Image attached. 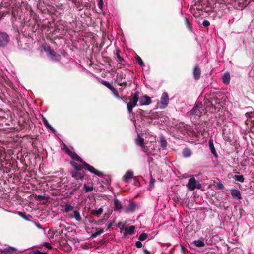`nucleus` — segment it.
Wrapping results in <instances>:
<instances>
[{
	"label": "nucleus",
	"instance_id": "obj_1",
	"mask_svg": "<svg viewBox=\"0 0 254 254\" xmlns=\"http://www.w3.org/2000/svg\"><path fill=\"white\" fill-rule=\"evenodd\" d=\"M82 164H79L74 161H71L70 164L73 168V171H83V169L87 170L90 172L93 173L98 177H102L104 174L103 173L96 169L93 166L86 163L83 160Z\"/></svg>",
	"mask_w": 254,
	"mask_h": 254
},
{
	"label": "nucleus",
	"instance_id": "obj_2",
	"mask_svg": "<svg viewBox=\"0 0 254 254\" xmlns=\"http://www.w3.org/2000/svg\"><path fill=\"white\" fill-rule=\"evenodd\" d=\"M130 71L126 69L125 72H121L117 75L116 81L119 86H124V87L130 86L132 83L131 78L130 77Z\"/></svg>",
	"mask_w": 254,
	"mask_h": 254
},
{
	"label": "nucleus",
	"instance_id": "obj_3",
	"mask_svg": "<svg viewBox=\"0 0 254 254\" xmlns=\"http://www.w3.org/2000/svg\"><path fill=\"white\" fill-rule=\"evenodd\" d=\"M206 112L201 103H197L190 112V116L191 119H199L202 114Z\"/></svg>",
	"mask_w": 254,
	"mask_h": 254
},
{
	"label": "nucleus",
	"instance_id": "obj_4",
	"mask_svg": "<svg viewBox=\"0 0 254 254\" xmlns=\"http://www.w3.org/2000/svg\"><path fill=\"white\" fill-rule=\"evenodd\" d=\"M139 99V91H136L133 95L132 99H131L130 102L127 103V107L129 113H132L133 108L137 105Z\"/></svg>",
	"mask_w": 254,
	"mask_h": 254
},
{
	"label": "nucleus",
	"instance_id": "obj_5",
	"mask_svg": "<svg viewBox=\"0 0 254 254\" xmlns=\"http://www.w3.org/2000/svg\"><path fill=\"white\" fill-rule=\"evenodd\" d=\"M187 187L190 190H193L195 189H201L202 185L194 177H192L189 179Z\"/></svg>",
	"mask_w": 254,
	"mask_h": 254
},
{
	"label": "nucleus",
	"instance_id": "obj_6",
	"mask_svg": "<svg viewBox=\"0 0 254 254\" xmlns=\"http://www.w3.org/2000/svg\"><path fill=\"white\" fill-rule=\"evenodd\" d=\"M9 41L10 37L6 32H0V47L4 48L6 47Z\"/></svg>",
	"mask_w": 254,
	"mask_h": 254
},
{
	"label": "nucleus",
	"instance_id": "obj_7",
	"mask_svg": "<svg viewBox=\"0 0 254 254\" xmlns=\"http://www.w3.org/2000/svg\"><path fill=\"white\" fill-rule=\"evenodd\" d=\"M69 173L72 178L76 180H80L81 181H82L84 179L85 174L84 171H69Z\"/></svg>",
	"mask_w": 254,
	"mask_h": 254
},
{
	"label": "nucleus",
	"instance_id": "obj_8",
	"mask_svg": "<svg viewBox=\"0 0 254 254\" xmlns=\"http://www.w3.org/2000/svg\"><path fill=\"white\" fill-rule=\"evenodd\" d=\"M169 102V96L168 93L163 92L162 94L160 100V107L165 108L168 105Z\"/></svg>",
	"mask_w": 254,
	"mask_h": 254
},
{
	"label": "nucleus",
	"instance_id": "obj_9",
	"mask_svg": "<svg viewBox=\"0 0 254 254\" xmlns=\"http://www.w3.org/2000/svg\"><path fill=\"white\" fill-rule=\"evenodd\" d=\"M48 54L50 56V58L52 60L58 62L61 59L60 55L57 54L53 49H49L47 50Z\"/></svg>",
	"mask_w": 254,
	"mask_h": 254
},
{
	"label": "nucleus",
	"instance_id": "obj_10",
	"mask_svg": "<svg viewBox=\"0 0 254 254\" xmlns=\"http://www.w3.org/2000/svg\"><path fill=\"white\" fill-rule=\"evenodd\" d=\"M139 102L140 105H148L151 103L152 100L150 97L143 95L139 97Z\"/></svg>",
	"mask_w": 254,
	"mask_h": 254
},
{
	"label": "nucleus",
	"instance_id": "obj_11",
	"mask_svg": "<svg viewBox=\"0 0 254 254\" xmlns=\"http://www.w3.org/2000/svg\"><path fill=\"white\" fill-rule=\"evenodd\" d=\"M138 208V206L133 201H130L127 207L125 209L126 213H131L134 212L136 209Z\"/></svg>",
	"mask_w": 254,
	"mask_h": 254
},
{
	"label": "nucleus",
	"instance_id": "obj_12",
	"mask_svg": "<svg viewBox=\"0 0 254 254\" xmlns=\"http://www.w3.org/2000/svg\"><path fill=\"white\" fill-rule=\"evenodd\" d=\"M192 73L193 77L195 80L197 81L200 79L201 71L198 65H196L194 66Z\"/></svg>",
	"mask_w": 254,
	"mask_h": 254
},
{
	"label": "nucleus",
	"instance_id": "obj_13",
	"mask_svg": "<svg viewBox=\"0 0 254 254\" xmlns=\"http://www.w3.org/2000/svg\"><path fill=\"white\" fill-rule=\"evenodd\" d=\"M134 172L132 171H127L123 177V180L125 182H128V180L133 178Z\"/></svg>",
	"mask_w": 254,
	"mask_h": 254
},
{
	"label": "nucleus",
	"instance_id": "obj_14",
	"mask_svg": "<svg viewBox=\"0 0 254 254\" xmlns=\"http://www.w3.org/2000/svg\"><path fill=\"white\" fill-rule=\"evenodd\" d=\"M231 194L233 198H237L239 200L242 199L240 191L237 189H231Z\"/></svg>",
	"mask_w": 254,
	"mask_h": 254
},
{
	"label": "nucleus",
	"instance_id": "obj_15",
	"mask_svg": "<svg viewBox=\"0 0 254 254\" xmlns=\"http://www.w3.org/2000/svg\"><path fill=\"white\" fill-rule=\"evenodd\" d=\"M114 53L115 55V58L118 62V63L123 62L124 61V59L120 55L121 52L118 48L115 50V51L114 52Z\"/></svg>",
	"mask_w": 254,
	"mask_h": 254
},
{
	"label": "nucleus",
	"instance_id": "obj_16",
	"mask_svg": "<svg viewBox=\"0 0 254 254\" xmlns=\"http://www.w3.org/2000/svg\"><path fill=\"white\" fill-rule=\"evenodd\" d=\"M135 226L133 225L130 226L129 228L126 227L125 228V232L124 235L126 236L127 234L132 235L134 233Z\"/></svg>",
	"mask_w": 254,
	"mask_h": 254
},
{
	"label": "nucleus",
	"instance_id": "obj_17",
	"mask_svg": "<svg viewBox=\"0 0 254 254\" xmlns=\"http://www.w3.org/2000/svg\"><path fill=\"white\" fill-rule=\"evenodd\" d=\"M70 217L75 218V220L77 221H80L82 220L81 217L79 213L78 210H74L73 211V214L70 215Z\"/></svg>",
	"mask_w": 254,
	"mask_h": 254
},
{
	"label": "nucleus",
	"instance_id": "obj_18",
	"mask_svg": "<svg viewBox=\"0 0 254 254\" xmlns=\"http://www.w3.org/2000/svg\"><path fill=\"white\" fill-rule=\"evenodd\" d=\"M208 143L211 152L214 155L215 157H217L218 154L217 153L215 149L214 145L213 144V140L212 139H210Z\"/></svg>",
	"mask_w": 254,
	"mask_h": 254
},
{
	"label": "nucleus",
	"instance_id": "obj_19",
	"mask_svg": "<svg viewBox=\"0 0 254 254\" xmlns=\"http://www.w3.org/2000/svg\"><path fill=\"white\" fill-rule=\"evenodd\" d=\"M223 83L226 85H228L230 81V75L229 72H225L222 76Z\"/></svg>",
	"mask_w": 254,
	"mask_h": 254
},
{
	"label": "nucleus",
	"instance_id": "obj_20",
	"mask_svg": "<svg viewBox=\"0 0 254 254\" xmlns=\"http://www.w3.org/2000/svg\"><path fill=\"white\" fill-rule=\"evenodd\" d=\"M114 210L120 211L122 208V205L121 202L117 199H115L114 200Z\"/></svg>",
	"mask_w": 254,
	"mask_h": 254
},
{
	"label": "nucleus",
	"instance_id": "obj_21",
	"mask_svg": "<svg viewBox=\"0 0 254 254\" xmlns=\"http://www.w3.org/2000/svg\"><path fill=\"white\" fill-rule=\"evenodd\" d=\"M70 157L73 160L79 162H82L83 159L79 156L75 152H73L70 155Z\"/></svg>",
	"mask_w": 254,
	"mask_h": 254
},
{
	"label": "nucleus",
	"instance_id": "obj_22",
	"mask_svg": "<svg viewBox=\"0 0 254 254\" xmlns=\"http://www.w3.org/2000/svg\"><path fill=\"white\" fill-rule=\"evenodd\" d=\"M70 157L73 160L79 162H82L83 159L79 156L75 152H73L70 155Z\"/></svg>",
	"mask_w": 254,
	"mask_h": 254
},
{
	"label": "nucleus",
	"instance_id": "obj_23",
	"mask_svg": "<svg viewBox=\"0 0 254 254\" xmlns=\"http://www.w3.org/2000/svg\"><path fill=\"white\" fill-rule=\"evenodd\" d=\"M14 249L9 247L2 250L1 253L2 254H13L14 253Z\"/></svg>",
	"mask_w": 254,
	"mask_h": 254
},
{
	"label": "nucleus",
	"instance_id": "obj_24",
	"mask_svg": "<svg viewBox=\"0 0 254 254\" xmlns=\"http://www.w3.org/2000/svg\"><path fill=\"white\" fill-rule=\"evenodd\" d=\"M192 154L191 150L188 148H185L183 151V155L185 157H189Z\"/></svg>",
	"mask_w": 254,
	"mask_h": 254
},
{
	"label": "nucleus",
	"instance_id": "obj_25",
	"mask_svg": "<svg viewBox=\"0 0 254 254\" xmlns=\"http://www.w3.org/2000/svg\"><path fill=\"white\" fill-rule=\"evenodd\" d=\"M94 189L93 185L89 186L88 184L85 183L83 186V190L85 192H89L92 191Z\"/></svg>",
	"mask_w": 254,
	"mask_h": 254
},
{
	"label": "nucleus",
	"instance_id": "obj_26",
	"mask_svg": "<svg viewBox=\"0 0 254 254\" xmlns=\"http://www.w3.org/2000/svg\"><path fill=\"white\" fill-rule=\"evenodd\" d=\"M211 106L212 108L215 109L216 106L215 105L219 103V99L218 98H211V100L210 101Z\"/></svg>",
	"mask_w": 254,
	"mask_h": 254
},
{
	"label": "nucleus",
	"instance_id": "obj_27",
	"mask_svg": "<svg viewBox=\"0 0 254 254\" xmlns=\"http://www.w3.org/2000/svg\"><path fill=\"white\" fill-rule=\"evenodd\" d=\"M43 121L45 126L47 127L48 129H50L53 132H55L54 129L52 127L51 125L49 123L48 120L45 118H43Z\"/></svg>",
	"mask_w": 254,
	"mask_h": 254
},
{
	"label": "nucleus",
	"instance_id": "obj_28",
	"mask_svg": "<svg viewBox=\"0 0 254 254\" xmlns=\"http://www.w3.org/2000/svg\"><path fill=\"white\" fill-rule=\"evenodd\" d=\"M103 212V209L102 208H99L98 210H92L91 214L92 215L98 216L101 214Z\"/></svg>",
	"mask_w": 254,
	"mask_h": 254
},
{
	"label": "nucleus",
	"instance_id": "obj_29",
	"mask_svg": "<svg viewBox=\"0 0 254 254\" xmlns=\"http://www.w3.org/2000/svg\"><path fill=\"white\" fill-rule=\"evenodd\" d=\"M103 229L102 228H97L96 231L92 234L91 237L93 238L96 237L98 235H100L103 233Z\"/></svg>",
	"mask_w": 254,
	"mask_h": 254
},
{
	"label": "nucleus",
	"instance_id": "obj_30",
	"mask_svg": "<svg viewBox=\"0 0 254 254\" xmlns=\"http://www.w3.org/2000/svg\"><path fill=\"white\" fill-rule=\"evenodd\" d=\"M193 244L198 248H202L205 246V244L203 241L200 240H195L193 242Z\"/></svg>",
	"mask_w": 254,
	"mask_h": 254
},
{
	"label": "nucleus",
	"instance_id": "obj_31",
	"mask_svg": "<svg viewBox=\"0 0 254 254\" xmlns=\"http://www.w3.org/2000/svg\"><path fill=\"white\" fill-rule=\"evenodd\" d=\"M136 141L137 142V144L138 145H139L141 147H144V139L142 137H141L139 135H137Z\"/></svg>",
	"mask_w": 254,
	"mask_h": 254
},
{
	"label": "nucleus",
	"instance_id": "obj_32",
	"mask_svg": "<svg viewBox=\"0 0 254 254\" xmlns=\"http://www.w3.org/2000/svg\"><path fill=\"white\" fill-rule=\"evenodd\" d=\"M73 210H74L73 206L70 204L65 205L64 210L65 212L67 213L72 211H73Z\"/></svg>",
	"mask_w": 254,
	"mask_h": 254
},
{
	"label": "nucleus",
	"instance_id": "obj_33",
	"mask_svg": "<svg viewBox=\"0 0 254 254\" xmlns=\"http://www.w3.org/2000/svg\"><path fill=\"white\" fill-rule=\"evenodd\" d=\"M160 145L163 148H165L167 146V142L164 137H161L160 141Z\"/></svg>",
	"mask_w": 254,
	"mask_h": 254
},
{
	"label": "nucleus",
	"instance_id": "obj_34",
	"mask_svg": "<svg viewBox=\"0 0 254 254\" xmlns=\"http://www.w3.org/2000/svg\"><path fill=\"white\" fill-rule=\"evenodd\" d=\"M215 187L219 190H223L224 188L223 184L220 181L214 182Z\"/></svg>",
	"mask_w": 254,
	"mask_h": 254
},
{
	"label": "nucleus",
	"instance_id": "obj_35",
	"mask_svg": "<svg viewBox=\"0 0 254 254\" xmlns=\"http://www.w3.org/2000/svg\"><path fill=\"white\" fill-rule=\"evenodd\" d=\"M234 179L237 181L240 182L241 183H243L244 182V177L243 175H235L234 177Z\"/></svg>",
	"mask_w": 254,
	"mask_h": 254
},
{
	"label": "nucleus",
	"instance_id": "obj_36",
	"mask_svg": "<svg viewBox=\"0 0 254 254\" xmlns=\"http://www.w3.org/2000/svg\"><path fill=\"white\" fill-rule=\"evenodd\" d=\"M101 83L105 86L106 87H107L108 89H109L110 90L114 87L113 86L111 85V84L106 81L102 80L101 81Z\"/></svg>",
	"mask_w": 254,
	"mask_h": 254
},
{
	"label": "nucleus",
	"instance_id": "obj_37",
	"mask_svg": "<svg viewBox=\"0 0 254 254\" xmlns=\"http://www.w3.org/2000/svg\"><path fill=\"white\" fill-rule=\"evenodd\" d=\"M147 237H148V234L147 233H143L141 235H140V236H139V237L138 238V239L140 241H144L146 239H147Z\"/></svg>",
	"mask_w": 254,
	"mask_h": 254
},
{
	"label": "nucleus",
	"instance_id": "obj_38",
	"mask_svg": "<svg viewBox=\"0 0 254 254\" xmlns=\"http://www.w3.org/2000/svg\"><path fill=\"white\" fill-rule=\"evenodd\" d=\"M74 185H73V187H74V190H79L82 183L81 182H77V183H74Z\"/></svg>",
	"mask_w": 254,
	"mask_h": 254
},
{
	"label": "nucleus",
	"instance_id": "obj_39",
	"mask_svg": "<svg viewBox=\"0 0 254 254\" xmlns=\"http://www.w3.org/2000/svg\"><path fill=\"white\" fill-rule=\"evenodd\" d=\"M136 61H137V62L141 66H145V64H144L142 59L139 56H137V57L136 58Z\"/></svg>",
	"mask_w": 254,
	"mask_h": 254
},
{
	"label": "nucleus",
	"instance_id": "obj_40",
	"mask_svg": "<svg viewBox=\"0 0 254 254\" xmlns=\"http://www.w3.org/2000/svg\"><path fill=\"white\" fill-rule=\"evenodd\" d=\"M73 151H72L70 149H69L67 146H65V152L67 154H68L69 156L71 154V153Z\"/></svg>",
	"mask_w": 254,
	"mask_h": 254
},
{
	"label": "nucleus",
	"instance_id": "obj_41",
	"mask_svg": "<svg viewBox=\"0 0 254 254\" xmlns=\"http://www.w3.org/2000/svg\"><path fill=\"white\" fill-rule=\"evenodd\" d=\"M117 226L120 228L121 231L123 230V229L125 230V227H124V224H123L122 222H119L117 224Z\"/></svg>",
	"mask_w": 254,
	"mask_h": 254
},
{
	"label": "nucleus",
	"instance_id": "obj_42",
	"mask_svg": "<svg viewBox=\"0 0 254 254\" xmlns=\"http://www.w3.org/2000/svg\"><path fill=\"white\" fill-rule=\"evenodd\" d=\"M43 246L50 250L53 248L52 246L48 242H44L43 243Z\"/></svg>",
	"mask_w": 254,
	"mask_h": 254
},
{
	"label": "nucleus",
	"instance_id": "obj_43",
	"mask_svg": "<svg viewBox=\"0 0 254 254\" xmlns=\"http://www.w3.org/2000/svg\"><path fill=\"white\" fill-rule=\"evenodd\" d=\"M135 246L137 248H141L142 247V244L140 241H136L135 243Z\"/></svg>",
	"mask_w": 254,
	"mask_h": 254
},
{
	"label": "nucleus",
	"instance_id": "obj_44",
	"mask_svg": "<svg viewBox=\"0 0 254 254\" xmlns=\"http://www.w3.org/2000/svg\"><path fill=\"white\" fill-rule=\"evenodd\" d=\"M33 254H48L46 252H42L40 251L39 250L34 251L33 252Z\"/></svg>",
	"mask_w": 254,
	"mask_h": 254
},
{
	"label": "nucleus",
	"instance_id": "obj_45",
	"mask_svg": "<svg viewBox=\"0 0 254 254\" xmlns=\"http://www.w3.org/2000/svg\"><path fill=\"white\" fill-rule=\"evenodd\" d=\"M202 25L206 27L209 26L210 22L208 20H205L203 21Z\"/></svg>",
	"mask_w": 254,
	"mask_h": 254
},
{
	"label": "nucleus",
	"instance_id": "obj_46",
	"mask_svg": "<svg viewBox=\"0 0 254 254\" xmlns=\"http://www.w3.org/2000/svg\"><path fill=\"white\" fill-rule=\"evenodd\" d=\"M103 5V1H100V0H99V3H98V7H99L101 9V8H102Z\"/></svg>",
	"mask_w": 254,
	"mask_h": 254
},
{
	"label": "nucleus",
	"instance_id": "obj_47",
	"mask_svg": "<svg viewBox=\"0 0 254 254\" xmlns=\"http://www.w3.org/2000/svg\"><path fill=\"white\" fill-rule=\"evenodd\" d=\"M186 251H187V249L183 246H181V252L183 254H185Z\"/></svg>",
	"mask_w": 254,
	"mask_h": 254
},
{
	"label": "nucleus",
	"instance_id": "obj_48",
	"mask_svg": "<svg viewBox=\"0 0 254 254\" xmlns=\"http://www.w3.org/2000/svg\"><path fill=\"white\" fill-rule=\"evenodd\" d=\"M113 94L114 95L118 92L116 89H115L114 87H113V88L111 90Z\"/></svg>",
	"mask_w": 254,
	"mask_h": 254
},
{
	"label": "nucleus",
	"instance_id": "obj_49",
	"mask_svg": "<svg viewBox=\"0 0 254 254\" xmlns=\"http://www.w3.org/2000/svg\"><path fill=\"white\" fill-rule=\"evenodd\" d=\"M143 252L144 254H151L147 249H144Z\"/></svg>",
	"mask_w": 254,
	"mask_h": 254
},
{
	"label": "nucleus",
	"instance_id": "obj_50",
	"mask_svg": "<svg viewBox=\"0 0 254 254\" xmlns=\"http://www.w3.org/2000/svg\"><path fill=\"white\" fill-rule=\"evenodd\" d=\"M119 63L120 65L119 67L120 68H123L125 66V64H124L123 62H119Z\"/></svg>",
	"mask_w": 254,
	"mask_h": 254
},
{
	"label": "nucleus",
	"instance_id": "obj_51",
	"mask_svg": "<svg viewBox=\"0 0 254 254\" xmlns=\"http://www.w3.org/2000/svg\"><path fill=\"white\" fill-rule=\"evenodd\" d=\"M114 96H115V97H116V98H117L118 99H121V97H120V96H119V95L118 92H117V93H116V94H115V95H114Z\"/></svg>",
	"mask_w": 254,
	"mask_h": 254
},
{
	"label": "nucleus",
	"instance_id": "obj_52",
	"mask_svg": "<svg viewBox=\"0 0 254 254\" xmlns=\"http://www.w3.org/2000/svg\"><path fill=\"white\" fill-rule=\"evenodd\" d=\"M112 226V223L111 222H110L107 224V228L109 229Z\"/></svg>",
	"mask_w": 254,
	"mask_h": 254
},
{
	"label": "nucleus",
	"instance_id": "obj_53",
	"mask_svg": "<svg viewBox=\"0 0 254 254\" xmlns=\"http://www.w3.org/2000/svg\"><path fill=\"white\" fill-rule=\"evenodd\" d=\"M250 126H251V128L254 127V122H252L251 124H250Z\"/></svg>",
	"mask_w": 254,
	"mask_h": 254
},
{
	"label": "nucleus",
	"instance_id": "obj_54",
	"mask_svg": "<svg viewBox=\"0 0 254 254\" xmlns=\"http://www.w3.org/2000/svg\"><path fill=\"white\" fill-rule=\"evenodd\" d=\"M39 198L40 200H43L44 199V197L42 195H39Z\"/></svg>",
	"mask_w": 254,
	"mask_h": 254
},
{
	"label": "nucleus",
	"instance_id": "obj_55",
	"mask_svg": "<svg viewBox=\"0 0 254 254\" xmlns=\"http://www.w3.org/2000/svg\"><path fill=\"white\" fill-rule=\"evenodd\" d=\"M134 180L135 181H137V179L136 177H134Z\"/></svg>",
	"mask_w": 254,
	"mask_h": 254
},
{
	"label": "nucleus",
	"instance_id": "obj_56",
	"mask_svg": "<svg viewBox=\"0 0 254 254\" xmlns=\"http://www.w3.org/2000/svg\"><path fill=\"white\" fill-rule=\"evenodd\" d=\"M249 115V113H246V116H248V115Z\"/></svg>",
	"mask_w": 254,
	"mask_h": 254
},
{
	"label": "nucleus",
	"instance_id": "obj_57",
	"mask_svg": "<svg viewBox=\"0 0 254 254\" xmlns=\"http://www.w3.org/2000/svg\"><path fill=\"white\" fill-rule=\"evenodd\" d=\"M37 226H38V227H39V228H41V227H40V224H39V225H38Z\"/></svg>",
	"mask_w": 254,
	"mask_h": 254
}]
</instances>
